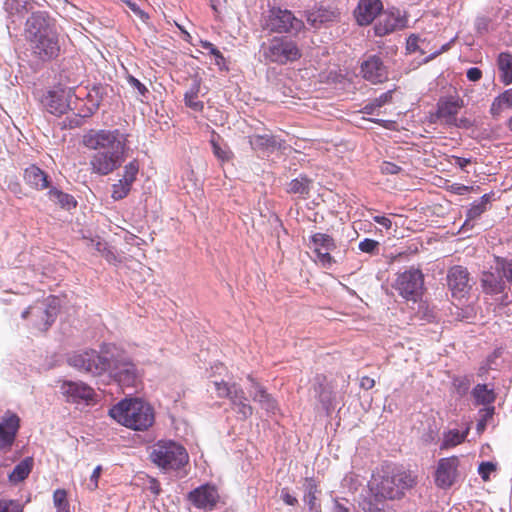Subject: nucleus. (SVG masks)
Masks as SVG:
<instances>
[{
	"instance_id": "f257e3e1",
	"label": "nucleus",
	"mask_w": 512,
	"mask_h": 512,
	"mask_svg": "<svg viewBox=\"0 0 512 512\" xmlns=\"http://www.w3.org/2000/svg\"><path fill=\"white\" fill-rule=\"evenodd\" d=\"M67 364L91 376L108 373L122 387H134L138 380L135 364L114 344H103L99 351H74L67 355Z\"/></svg>"
},
{
	"instance_id": "f03ea898",
	"label": "nucleus",
	"mask_w": 512,
	"mask_h": 512,
	"mask_svg": "<svg viewBox=\"0 0 512 512\" xmlns=\"http://www.w3.org/2000/svg\"><path fill=\"white\" fill-rule=\"evenodd\" d=\"M83 144L95 153L90 158L92 173L106 176L122 166L126 159L128 134L120 129L90 130L83 136Z\"/></svg>"
},
{
	"instance_id": "7ed1b4c3",
	"label": "nucleus",
	"mask_w": 512,
	"mask_h": 512,
	"mask_svg": "<svg viewBox=\"0 0 512 512\" xmlns=\"http://www.w3.org/2000/svg\"><path fill=\"white\" fill-rule=\"evenodd\" d=\"M417 484V476L399 466L383 467L372 475L369 489L377 502L402 499Z\"/></svg>"
},
{
	"instance_id": "20e7f679",
	"label": "nucleus",
	"mask_w": 512,
	"mask_h": 512,
	"mask_svg": "<svg viewBox=\"0 0 512 512\" xmlns=\"http://www.w3.org/2000/svg\"><path fill=\"white\" fill-rule=\"evenodd\" d=\"M26 32L32 42L33 53L43 61L58 56L60 46L55 20L46 11H34L26 21Z\"/></svg>"
},
{
	"instance_id": "39448f33",
	"label": "nucleus",
	"mask_w": 512,
	"mask_h": 512,
	"mask_svg": "<svg viewBox=\"0 0 512 512\" xmlns=\"http://www.w3.org/2000/svg\"><path fill=\"white\" fill-rule=\"evenodd\" d=\"M109 415L121 425L138 431L147 430L155 420L151 405L138 398L120 401L110 409Z\"/></svg>"
},
{
	"instance_id": "423d86ee",
	"label": "nucleus",
	"mask_w": 512,
	"mask_h": 512,
	"mask_svg": "<svg viewBox=\"0 0 512 512\" xmlns=\"http://www.w3.org/2000/svg\"><path fill=\"white\" fill-rule=\"evenodd\" d=\"M260 54L264 62L277 65H286L299 60L302 56L296 41L288 36H274L263 42Z\"/></svg>"
},
{
	"instance_id": "0eeeda50",
	"label": "nucleus",
	"mask_w": 512,
	"mask_h": 512,
	"mask_svg": "<svg viewBox=\"0 0 512 512\" xmlns=\"http://www.w3.org/2000/svg\"><path fill=\"white\" fill-rule=\"evenodd\" d=\"M151 461L159 468L170 471L179 470L189 461L186 449L174 441H159L150 453Z\"/></svg>"
},
{
	"instance_id": "6e6552de",
	"label": "nucleus",
	"mask_w": 512,
	"mask_h": 512,
	"mask_svg": "<svg viewBox=\"0 0 512 512\" xmlns=\"http://www.w3.org/2000/svg\"><path fill=\"white\" fill-rule=\"evenodd\" d=\"M262 28L270 33L295 36L305 28V24L292 11L272 7L263 19Z\"/></svg>"
},
{
	"instance_id": "1a4fd4ad",
	"label": "nucleus",
	"mask_w": 512,
	"mask_h": 512,
	"mask_svg": "<svg viewBox=\"0 0 512 512\" xmlns=\"http://www.w3.org/2000/svg\"><path fill=\"white\" fill-rule=\"evenodd\" d=\"M392 287L405 300L417 302L424 291V274L419 268L410 267L397 275Z\"/></svg>"
},
{
	"instance_id": "9d476101",
	"label": "nucleus",
	"mask_w": 512,
	"mask_h": 512,
	"mask_svg": "<svg viewBox=\"0 0 512 512\" xmlns=\"http://www.w3.org/2000/svg\"><path fill=\"white\" fill-rule=\"evenodd\" d=\"M447 287L455 299H463L469 295L473 280L468 269L462 265L450 267L446 275Z\"/></svg>"
},
{
	"instance_id": "9b49d317",
	"label": "nucleus",
	"mask_w": 512,
	"mask_h": 512,
	"mask_svg": "<svg viewBox=\"0 0 512 512\" xmlns=\"http://www.w3.org/2000/svg\"><path fill=\"white\" fill-rule=\"evenodd\" d=\"M59 300L56 297H49L45 301L34 304L33 325L40 331H47L55 322L59 313Z\"/></svg>"
},
{
	"instance_id": "f8f14e48",
	"label": "nucleus",
	"mask_w": 512,
	"mask_h": 512,
	"mask_svg": "<svg viewBox=\"0 0 512 512\" xmlns=\"http://www.w3.org/2000/svg\"><path fill=\"white\" fill-rule=\"evenodd\" d=\"M187 500L197 509L205 512L213 511L219 500L220 495L215 485L206 483L187 494Z\"/></svg>"
},
{
	"instance_id": "ddd939ff",
	"label": "nucleus",
	"mask_w": 512,
	"mask_h": 512,
	"mask_svg": "<svg viewBox=\"0 0 512 512\" xmlns=\"http://www.w3.org/2000/svg\"><path fill=\"white\" fill-rule=\"evenodd\" d=\"M360 69L363 78L373 84L383 83L388 80V67L379 55L367 56L361 63Z\"/></svg>"
},
{
	"instance_id": "4468645a",
	"label": "nucleus",
	"mask_w": 512,
	"mask_h": 512,
	"mask_svg": "<svg viewBox=\"0 0 512 512\" xmlns=\"http://www.w3.org/2000/svg\"><path fill=\"white\" fill-rule=\"evenodd\" d=\"M307 23L314 29H320L330 23L340 21L341 13L335 7H314L304 12Z\"/></svg>"
},
{
	"instance_id": "2eb2a0df",
	"label": "nucleus",
	"mask_w": 512,
	"mask_h": 512,
	"mask_svg": "<svg viewBox=\"0 0 512 512\" xmlns=\"http://www.w3.org/2000/svg\"><path fill=\"white\" fill-rule=\"evenodd\" d=\"M247 379L250 382L248 393L252 400L260 405L267 414H276L279 410L276 399L267 392L264 386L258 383L252 376H248Z\"/></svg>"
},
{
	"instance_id": "dca6fc26",
	"label": "nucleus",
	"mask_w": 512,
	"mask_h": 512,
	"mask_svg": "<svg viewBox=\"0 0 512 512\" xmlns=\"http://www.w3.org/2000/svg\"><path fill=\"white\" fill-rule=\"evenodd\" d=\"M71 94V89L68 91L62 89L49 91L44 95L42 104L50 114L57 116L63 115L70 108L69 97H71Z\"/></svg>"
},
{
	"instance_id": "f3484780",
	"label": "nucleus",
	"mask_w": 512,
	"mask_h": 512,
	"mask_svg": "<svg viewBox=\"0 0 512 512\" xmlns=\"http://www.w3.org/2000/svg\"><path fill=\"white\" fill-rule=\"evenodd\" d=\"M62 393L68 398V401L79 403L93 400L95 396L94 389L82 381H64L61 385Z\"/></svg>"
},
{
	"instance_id": "a211bd4d",
	"label": "nucleus",
	"mask_w": 512,
	"mask_h": 512,
	"mask_svg": "<svg viewBox=\"0 0 512 512\" xmlns=\"http://www.w3.org/2000/svg\"><path fill=\"white\" fill-rule=\"evenodd\" d=\"M457 466V457L440 459L435 474L436 485L440 488L451 487L456 478Z\"/></svg>"
},
{
	"instance_id": "6ab92c4d",
	"label": "nucleus",
	"mask_w": 512,
	"mask_h": 512,
	"mask_svg": "<svg viewBox=\"0 0 512 512\" xmlns=\"http://www.w3.org/2000/svg\"><path fill=\"white\" fill-rule=\"evenodd\" d=\"M19 428V416L7 411L0 421V448L10 447L14 443Z\"/></svg>"
},
{
	"instance_id": "aec40b11",
	"label": "nucleus",
	"mask_w": 512,
	"mask_h": 512,
	"mask_svg": "<svg viewBox=\"0 0 512 512\" xmlns=\"http://www.w3.org/2000/svg\"><path fill=\"white\" fill-rule=\"evenodd\" d=\"M326 376L317 375L314 378L312 390L322 409L329 415L334 409V393L332 388L326 383Z\"/></svg>"
},
{
	"instance_id": "412c9836",
	"label": "nucleus",
	"mask_w": 512,
	"mask_h": 512,
	"mask_svg": "<svg viewBox=\"0 0 512 512\" xmlns=\"http://www.w3.org/2000/svg\"><path fill=\"white\" fill-rule=\"evenodd\" d=\"M480 286L485 294L497 295L505 291L506 281L502 279L501 274L497 271L496 266H494L490 270L481 273Z\"/></svg>"
},
{
	"instance_id": "4be33fe9",
	"label": "nucleus",
	"mask_w": 512,
	"mask_h": 512,
	"mask_svg": "<svg viewBox=\"0 0 512 512\" xmlns=\"http://www.w3.org/2000/svg\"><path fill=\"white\" fill-rule=\"evenodd\" d=\"M463 106V100L458 97L441 98L437 103L436 116L444 118L449 125L456 124V115Z\"/></svg>"
},
{
	"instance_id": "5701e85b",
	"label": "nucleus",
	"mask_w": 512,
	"mask_h": 512,
	"mask_svg": "<svg viewBox=\"0 0 512 512\" xmlns=\"http://www.w3.org/2000/svg\"><path fill=\"white\" fill-rule=\"evenodd\" d=\"M383 8L380 0H360L355 10V17L359 25L366 26L372 23Z\"/></svg>"
},
{
	"instance_id": "b1692460",
	"label": "nucleus",
	"mask_w": 512,
	"mask_h": 512,
	"mask_svg": "<svg viewBox=\"0 0 512 512\" xmlns=\"http://www.w3.org/2000/svg\"><path fill=\"white\" fill-rule=\"evenodd\" d=\"M24 180L35 190H44L50 187L49 175L38 166L31 164L24 170Z\"/></svg>"
},
{
	"instance_id": "393cba45",
	"label": "nucleus",
	"mask_w": 512,
	"mask_h": 512,
	"mask_svg": "<svg viewBox=\"0 0 512 512\" xmlns=\"http://www.w3.org/2000/svg\"><path fill=\"white\" fill-rule=\"evenodd\" d=\"M229 400L231 401L233 409L237 412V414L240 415L242 419H248L253 415L254 409L247 402L248 399L240 385L234 383V388Z\"/></svg>"
},
{
	"instance_id": "a878e982",
	"label": "nucleus",
	"mask_w": 512,
	"mask_h": 512,
	"mask_svg": "<svg viewBox=\"0 0 512 512\" xmlns=\"http://www.w3.org/2000/svg\"><path fill=\"white\" fill-rule=\"evenodd\" d=\"M494 192L484 194L478 201H474L466 212V220L463 227L469 225L471 221L477 220L489 209L494 200Z\"/></svg>"
},
{
	"instance_id": "bb28decb",
	"label": "nucleus",
	"mask_w": 512,
	"mask_h": 512,
	"mask_svg": "<svg viewBox=\"0 0 512 512\" xmlns=\"http://www.w3.org/2000/svg\"><path fill=\"white\" fill-rule=\"evenodd\" d=\"M210 144L214 156L221 164L229 162L233 159L234 153L230 147L227 145V143L224 142L221 136L214 131L210 139Z\"/></svg>"
},
{
	"instance_id": "cd10ccee",
	"label": "nucleus",
	"mask_w": 512,
	"mask_h": 512,
	"mask_svg": "<svg viewBox=\"0 0 512 512\" xmlns=\"http://www.w3.org/2000/svg\"><path fill=\"white\" fill-rule=\"evenodd\" d=\"M400 25L399 16L394 13H383L380 15L378 22L374 26L377 36H385L394 32Z\"/></svg>"
},
{
	"instance_id": "c85d7f7f",
	"label": "nucleus",
	"mask_w": 512,
	"mask_h": 512,
	"mask_svg": "<svg viewBox=\"0 0 512 512\" xmlns=\"http://www.w3.org/2000/svg\"><path fill=\"white\" fill-rule=\"evenodd\" d=\"M312 183L313 180L306 174H300L288 183L286 192L299 195L302 199H307L310 195Z\"/></svg>"
},
{
	"instance_id": "c756f323",
	"label": "nucleus",
	"mask_w": 512,
	"mask_h": 512,
	"mask_svg": "<svg viewBox=\"0 0 512 512\" xmlns=\"http://www.w3.org/2000/svg\"><path fill=\"white\" fill-rule=\"evenodd\" d=\"M505 109H512V87L504 90L493 99L489 113L494 119H497Z\"/></svg>"
},
{
	"instance_id": "7c9ffc66",
	"label": "nucleus",
	"mask_w": 512,
	"mask_h": 512,
	"mask_svg": "<svg viewBox=\"0 0 512 512\" xmlns=\"http://www.w3.org/2000/svg\"><path fill=\"white\" fill-rule=\"evenodd\" d=\"M476 405L490 406L496 400L497 394L494 388H489L487 384H477L471 391Z\"/></svg>"
},
{
	"instance_id": "2f4dec72",
	"label": "nucleus",
	"mask_w": 512,
	"mask_h": 512,
	"mask_svg": "<svg viewBox=\"0 0 512 512\" xmlns=\"http://www.w3.org/2000/svg\"><path fill=\"white\" fill-rule=\"evenodd\" d=\"M201 88V81L194 79L189 89L184 94V102L190 109L201 112L204 109V103L198 99Z\"/></svg>"
},
{
	"instance_id": "473e14b6",
	"label": "nucleus",
	"mask_w": 512,
	"mask_h": 512,
	"mask_svg": "<svg viewBox=\"0 0 512 512\" xmlns=\"http://www.w3.org/2000/svg\"><path fill=\"white\" fill-rule=\"evenodd\" d=\"M497 66L500 72L499 79L505 86L512 84V54L501 52L497 58Z\"/></svg>"
},
{
	"instance_id": "72a5a7b5",
	"label": "nucleus",
	"mask_w": 512,
	"mask_h": 512,
	"mask_svg": "<svg viewBox=\"0 0 512 512\" xmlns=\"http://www.w3.org/2000/svg\"><path fill=\"white\" fill-rule=\"evenodd\" d=\"M49 200L58 204L61 208L71 210L77 207V201L73 195L63 192L55 187L49 189Z\"/></svg>"
},
{
	"instance_id": "f704fd0d",
	"label": "nucleus",
	"mask_w": 512,
	"mask_h": 512,
	"mask_svg": "<svg viewBox=\"0 0 512 512\" xmlns=\"http://www.w3.org/2000/svg\"><path fill=\"white\" fill-rule=\"evenodd\" d=\"M249 144L256 151L274 150L277 147L275 138L269 134L249 136Z\"/></svg>"
},
{
	"instance_id": "c9c22d12",
	"label": "nucleus",
	"mask_w": 512,
	"mask_h": 512,
	"mask_svg": "<svg viewBox=\"0 0 512 512\" xmlns=\"http://www.w3.org/2000/svg\"><path fill=\"white\" fill-rule=\"evenodd\" d=\"M33 467V458L26 457L22 461H20L12 470L9 475V479L11 482L18 483L25 480Z\"/></svg>"
},
{
	"instance_id": "e433bc0d",
	"label": "nucleus",
	"mask_w": 512,
	"mask_h": 512,
	"mask_svg": "<svg viewBox=\"0 0 512 512\" xmlns=\"http://www.w3.org/2000/svg\"><path fill=\"white\" fill-rule=\"evenodd\" d=\"M314 251H333L336 249L335 240L328 234L315 233L311 236Z\"/></svg>"
},
{
	"instance_id": "4c0bfd02",
	"label": "nucleus",
	"mask_w": 512,
	"mask_h": 512,
	"mask_svg": "<svg viewBox=\"0 0 512 512\" xmlns=\"http://www.w3.org/2000/svg\"><path fill=\"white\" fill-rule=\"evenodd\" d=\"M34 2L32 0H7L5 9L10 15H21L32 11Z\"/></svg>"
},
{
	"instance_id": "58836bf2",
	"label": "nucleus",
	"mask_w": 512,
	"mask_h": 512,
	"mask_svg": "<svg viewBox=\"0 0 512 512\" xmlns=\"http://www.w3.org/2000/svg\"><path fill=\"white\" fill-rule=\"evenodd\" d=\"M467 434L468 429L463 433H460L459 430L457 429L449 430L447 433L444 434V438L440 448L448 449L461 444L462 442L465 441Z\"/></svg>"
},
{
	"instance_id": "ea45409f",
	"label": "nucleus",
	"mask_w": 512,
	"mask_h": 512,
	"mask_svg": "<svg viewBox=\"0 0 512 512\" xmlns=\"http://www.w3.org/2000/svg\"><path fill=\"white\" fill-rule=\"evenodd\" d=\"M392 95H393V90H389L385 93H382L379 97L373 99L371 102H369L368 104H366L363 108H362V112L364 114H374V112L383 107L384 105L390 103L392 101Z\"/></svg>"
},
{
	"instance_id": "a19ab883",
	"label": "nucleus",
	"mask_w": 512,
	"mask_h": 512,
	"mask_svg": "<svg viewBox=\"0 0 512 512\" xmlns=\"http://www.w3.org/2000/svg\"><path fill=\"white\" fill-rule=\"evenodd\" d=\"M126 80L129 86L137 92V99L146 103L150 95L148 88L133 75H127Z\"/></svg>"
},
{
	"instance_id": "79ce46f5",
	"label": "nucleus",
	"mask_w": 512,
	"mask_h": 512,
	"mask_svg": "<svg viewBox=\"0 0 512 512\" xmlns=\"http://www.w3.org/2000/svg\"><path fill=\"white\" fill-rule=\"evenodd\" d=\"M495 266L502 276V279L512 284V260L496 256Z\"/></svg>"
},
{
	"instance_id": "37998d69",
	"label": "nucleus",
	"mask_w": 512,
	"mask_h": 512,
	"mask_svg": "<svg viewBox=\"0 0 512 512\" xmlns=\"http://www.w3.org/2000/svg\"><path fill=\"white\" fill-rule=\"evenodd\" d=\"M305 496L304 500L308 504L310 510L314 509L316 502L317 484L314 479L307 478L305 483Z\"/></svg>"
},
{
	"instance_id": "c03bdc74",
	"label": "nucleus",
	"mask_w": 512,
	"mask_h": 512,
	"mask_svg": "<svg viewBox=\"0 0 512 512\" xmlns=\"http://www.w3.org/2000/svg\"><path fill=\"white\" fill-rule=\"evenodd\" d=\"M139 172V163L137 160H132L124 166L123 182L130 185L136 180V176Z\"/></svg>"
},
{
	"instance_id": "a18cd8bd",
	"label": "nucleus",
	"mask_w": 512,
	"mask_h": 512,
	"mask_svg": "<svg viewBox=\"0 0 512 512\" xmlns=\"http://www.w3.org/2000/svg\"><path fill=\"white\" fill-rule=\"evenodd\" d=\"M201 46L203 49L207 50L211 55L214 56L215 58V64L220 68V69H223V68H226V61H225V58L223 56V54L221 53L220 50H218L211 42H208V41H203L201 42Z\"/></svg>"
},
{
	"instance_id": "49530a36",
	"label": "nucleus",
	"mask_w": 512,
	"mask_h": 512,
	"mask_svg": "<svg viewBox=\"0 0 512 512\" xmlns=\"http://www.w3.org/2000/svg\"><path fill=\"white\" fill-rule=\"evenodd\" d=\"M88 98L91 105L88 107V112L84 116H90L98 110L102 99V88L95 87L92 92L88 94Z\"/></svg>"
},
{
	"instance_id": "de8ad7c7",
	"label": "nucleus",
	"mask_w": 512,
	"mask_h": 512,
	"mask_svg": "<svg viewBox=\"0 0 512 512\" xmlns=\"http://www.w3.org/2000/svg\"><path fill=\"white\" fill-rule=\"evenodd\" d=\"M54 505L57 512H69V504L67 502V493L64 489H57L53 494Z\"/></svg>"
},
{
	"instance_id": "09e8293b",
	"label": "nucleus",
	"mask_w": 512,
	"mask_h": 512,
	"mask_svg": "<svg viewBox=\"0 0 512 512\" xmlns=\"http://www.w3.org/2000/svg\"><path fill=\"white\" fill-rule=\"evenodd\" d=\"M131 186L132 185L124 183L123 180L120 179L118 183L112 186V198L114 200H121L125 198L129 194Z\"/></svg>"
},
{
	"instance_id": "8fccbe9b",
	"label": "nucleus",
	"mask_w": 512,
	"mask_h": 512,
	"mask_svg": "<svg viewBox=\"0 0 512 512\" xmlns=\"http://www.w3.org/2000/svg\"><path fill=\"white\" fill-rule=\"evenodd\" d=\"M213 388L217 393V396L220 398H230L232 394V390L234 388V383L228 384L225 381H213Z\"/></svg>"
},
{
	"instance_id": "3c124183",
	"label": "nucleus",
	"mask_w": 512,
	"mask_h": 512,
	"mask_svg": "<svg viewBox=\"0 0 512 512\" xmlns=\"http://www.w3.org/2000/svg\"><path fill=\"white\" fill-rule=\"evenodd\" d=\"M358 247L364 253L375 254L378 251L379 242L374 239L365 238L359 243Z\"/></svg>"
},
{
	"instance_id": "603ef678",
	"label": "nucleus",
	"mask_w": 512,
	"mask_h": 512,
	"mask_svg": "<svg viewBox=\"0 0 512 512\" xmlns=\"http://www.w3.org/2000/svg\"><path fill=\"white\" fill-rule=\"evenodd\" d=\"M470 384V380L467 377H457L453 380V386L459 396L467 394Z\"/></svg>"
},
{
	"instance_id": "864d4df0",
	"label": "nucleus",
	"mask_w": 512,
	"mask_h": 512,
	"mask_svg": "<svg viewBox=\"0 0 512 512\" xmlns=\"http://www.w3.org/2000/svg\"><path fill=\"white\" fill-rule=\"evenodd\" d=\"M0 512H23V507L17 501L0 499Z\"/></svg>"
},
{
	"instance_id": "5fc2aeb1",
	"label": "nucleus",
	"mask_w": 512,
	"mask_h": 512,
	"mask_svg": "<svg viewBox=\"0 0 512 512\" xmlns=\"http://www.w3.org/2000/svg\"><path fill=\"white\" fill-rule=\"evenodd\" d=\"M317 257V261L324 267V268H331L335 264L334 258L331 256V251H314Z\"/></svg>"
},
{
	"instance_id": "6e6d98bb",
	"label": "nucleus",
	"mask_w": 512,
	"mask_h": 512,
	"mask_svg": "<svg viewBox=\"0 0 512 512\" xmlns=\"http://www.w3.org/2000/svg\"><path fill=\"white\" fill-rule=\"evenodd\" d=\"M503 355V348H496L490 355L487 356L485 363L491 369H497L499 366L498 359H500Z\"/></svg>"
},
{
	"instance_id": "4d7b16f0",
	"label": "nucleus",
	"mask_w": 512,
	"mask_h": 512,
	"mask_svg": "<svg viewBox=\"0 0 512 512\" xmlns=\"http://www.w3.org/2000/svg\"><path fill=\"white\" fill-rule=\"evenodd\" d=\"M124 3L142 21L145 22L146 20H148V14L144 12L136 2H133L131 0H125Z\"/></svg>"
},
{
	"instance_id": "13d9d810",
	"label": "nucleus",
	"mask_w": 512,
	"mask_h": 512,
	"mask_svg": "<svg viewBox=\"0 0 512 512\" xmlns=\"http://www.w3.org/2000/svg\"><path fill=\"white\" fill-rule=\"evenodd\" d=\"M401 167L396 165L395 163L384 161L380 165V171L382 174L385 175H395L398 174L401 171Z\"/></svg>"
},
{
	"instance_id": "bf43d9fd",
	"label": "nucleus",
	"mask_w": 512,
	"mask_h": 512,
	"mask_svg": "<svg viewBox=\"0 0 512 512\" xmlns=\"http://www.w3.org/2000/svg\"><path fill=\"white\" fill-rule=\"evenodd\" d=\"M496 469V465L492 462H482L478 467V473L482 477L483 480L487 481L489 479V475Z\"/></svg>"
},
{
	"instance_id": "052dcab7",
	"label": "nucleus",
	"mask_w": 512,
	"mask_h": 512,
	"mask_svg": "<svg viewBox=\"0 0 512 512\" xmlns=\"http://www.w3.org/2000/svg\"><path fill=\"white\" fill-rule=\"evenodd\" d=\"M490 20L487 17H478L475 21V28L478 33L483 34L488 31Z\"/></svg>"
},
{
	"instance_id": "680f3d73",
	"label": "nucleus",
	"mask_w": 512,
	"mask_h": 512,
	"mask_svg": "<svg viewBox=\"0 0 512 512\" xmlns=\"http://www.w3.org/2000/svg\"><path fill=\"white\" fill-rule=\"evenodd\" d=\"M420 38L416 35H411L407 39L406 50L409 53H414L419 49L418 42Z\"/></svg>"
},
{
	"instance_id": "e2e57ef3",
	"label": "nucleus",
	"mask_w": 512,
	"mask_h": 512,
	"mask_svg": "<svg viewBox=\"0 0 512 512\" xmlns=\"http://www.w3.org/2000/svg\"><path fill=\"white\" fill-rule=\"evenodd\" d=\"M466 76L469 81L477 82L482 78V71L477 67H471L467 70Z\"/></svg>"
},
{
	"instance_id": "0e129e2a",
	"label": "nucleus",
	"mask_w": 512,
	"mask_h": 512,
	"mask_svg": "<svg viewBox=\"0 0 512 512\" xmlns=\"http://www.w3.org/2000/svg\"><path fill=\"white\" fill-rule=\"evenodd\" d=\"M495 407L493 405L485 406V408L481 409L479 413L481 414V419H485V422L491 419L494 415Z\"/></svg>"
},
{
	"instance_id": "69168bd1",
	"label": "nucleus",
	"mask_w": 512,
	"mask_h": 512,
	"mask_svg": "<svg viewBox=\"0 0 512 512\" xmlns=\"http://www.w3.org/2000/svg\"><path fill=\"white\" fill-rule=\"evenodd\" d=\"M281 498L287 505H296L298 500L296 497L292 496L286 489H283L281 492Z\"/></svg>"
},
{
	"instance_id": "338daca9",
	"label": "nucleus",
	"mask_w": 512,
	"mask_h": 512,
	"mask_svg": "<svg viewBox=\"0 0 512 512\" xmlns=\"http://www.w3.org/2000/svg\"><path fill=\"white\" fill-rule=\"evenodd\" d=\"M373 221L387 230L390 229L392 226V221L386 216H374Z\"/></svg>"
},
{
	"instance_id": "774afa93",
	"label": "nucleus",
	"mask_w": 512,
	"mask_h": 512,
	"mask_svg": "<svg viewBox=\"0 0 512 512\" xmlns=\"http://www.w3.org/2000/svg\"><path fill=\"white\" fill-rule=\"evenodd\" d=\"M454 164L456 166H458L459 168L464 169L466 166L471 164V159L470 158H464V157L455 156L454 157Z\"/></svg>"
}]
</instances>
